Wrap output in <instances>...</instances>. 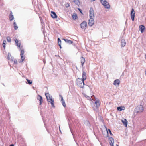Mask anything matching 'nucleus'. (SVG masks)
<instances>
[{
	"label": "nucleus",
	"mask_w": 146,
	"mask_h": 146,
	"mask_svg": "<svg viewBox=\"0 0 146 146\" xmlns=\"http://www.w3.org/2000/svg\"><path fill=\"white\" fill-rule=\"evenodd\" d=\"M45 95L47 101H48L50 100L51 99H52V98H50V94L48 93H45Z\"/></svg>",
	"instance_id": "obj_15"
},
{
	"label": "nucleus",
	"mask_w": 146,
	"mask_h": 146,
	"mask_svg": "<svg viewBox=\"0 0 146 146\" xmlns=\"http://www.w3.org/2000/svg\"><path fill=\"white\" fill-rule=\"evenodd\" d=\"M10 59V60H11V62H13V61L14 60V57H11V59Z\"/></svg>",
	"instance_id": "obj_35"
},
{
	"label": "nucleus",
	"mask_w": 146,
	"mask_h": 146,
	"mask_svg": "<svg viewBox=\"0 0 146 146\" xmlns=\"http://www.w3.org/2000/svg\"><path fill=\"white\" fill-rule=\"evenodd\" d=\"M70 131H71V128H70Z\"/></svg>",
	"instance_id": "obj_52"
},
{
	"label": "nucleus",
	"mask_w": 146,
	"mask_h": 146,
	"mask_svg": "<svg viewBox=\"0 0 146 146\" xmlns=\"http://www.w3.org/2000/svg\"><path fill=\"white\" fill-rule=\"evenodd\" d=\"M14 145L13 144H12L11 145H10L9 146H14Z\"/></svg>",
	"instance_id": "obj_41"
},
{
	"label": "nucleus",
	"mask_w": 146,
	"mask_h": 146,
	"mask_svg": "<svg viewBox=\"0 0 146 146\" xmlns=\"http://www.w3.org/2000/svg\"><path fill=\"white\" fill-rule=\"evenodd\" d=\"M59 96L61 98V101L64 100L63 99V97L60 94Z\"/></svg>",
	"instance_id": "obj_36"
},
{
	"label": "nucleus",
	"mask_w": 146,
	"mask_h": 146,
	"mask_svg": "<svg viewBox=\"0 0 146 146\" xmlns=\"http://www.w3.org/2000/svg\"><path fill=\"white\" fill-rule=\"evenodd\" d=\"M120 84V81L119 79L115 80L113 84L115 86L119 85Z\"/></svg>",
	"instance_id": "obj_17"
},
{
	"label": "nucleus",
	"mask_w": 146,
	"mask_h": 146,
	"mask_svg": "<svg viewBox=\"0 0 146 146\" xmlns=\"http://www.w3.org/2000/svg\"><path fill=\"white\" fill-rule=\"evenodd\" d=\"M139 30L142 33L143 32L144 30L145 29V27L144 25H141L139 26Z\"/></svg>",
	"instance_id": "obj_13"
},
{
	"label": "nucleus",
	"mask_w": 146,
	"mask_h": 146,
	"mask_svg": "<svg viewBox=\"0 0 146 146\" xmlns=\"http://www.w3.org/2000/svg\"><path fill=\"white\" fill-rule=\"evenodd\" d=\"M16 45L17 46L20 47V43H18V42L16 44Z\"/></svg>",
	"instance_id": "obj_38"
},
{
	"label": "nucleus",
	"mask_w": 146,
	"mask_h": 146,
	"mask_svg": "<svg viewBox=\"0 0 146 146\" xmlns=\"http://www.w3.org/2000/svg\"><path fill=\"white\" fill-rule=\"evenodd\" d=\"M11 56V54L10 53H9L8 54L7 56V59L8 60H9L10 59V58Z\"/></svg>",
	"instance_id": "obj_32"
},
{
	"label": "nucleus",
	"mask_w": 146,
	"mask_h": 146,
	"mask_svg": "<svg viewBox=\"0 0 146 146\" xmlns=\"http://www.w3.org/2000/svg\"><path fill=\"white\" fill-rule=\"evenodd\" d=\"M70 131H71V128H70Z\"/></svg>",
	"instance_id": "obj_51"
},
{
	"label": "nucleus",
	"mask_w": 146,
	"mask_h": 146,
	"mask_svg": "<svg viewBox=\"0 0 146 146\" xmlns=\"http://www.w3.org/2000/svg\"><path fill=\"white\" fill-rule=\"evenodd\" d=\"M61 102H62V104L63 106L64 107H65L66 106V104H65V102L64 100H63Z\"/></svg>",
	"instance_id": "obj_29"
},
{
	"label": "nucleus",
	"mask_w": 146,
	"mask_h": 146,
	"mask_svg": "<svg viewBox=\"0 0 146 146\" xmlns=\"http://www.w3.org/2000/svg\"><path fill=\"white\" fill-rule=\"evenodd\" d=\"M116 146H119V145H116Z\"/></svg>",
	"instance_id": "obj_48"
},
{
	"label": "nucleus",
	"mask_w": 146,
	"mask_h": 146,
	"mask_svg": "<svg viewBox=\"0 0 146 146\" xmlns=\"http://www.w3.org/2000/svg\"><path fill=\"white\" fill-rule=\"evenodd\" d=\"M70 131H71V128H70Z\"/></svg>",
	"instance_id": "obj_50"
},
{
	"label": "nucleus",
	"mask_w": 146,
	"mask_h": 146,
	"mask_svg": "<svg viewBox=\"0 0 146 146\" xmlns=\"http://www.w3.org/2000/svg\"><path fill=\"white\" fill-rule=\"evenodd\" d=\"M122 121L123 125L126 127H127V121L125 119H124L123 120H122Z\"/></svg>",
	"instance_id": "obj_18"
},
{
	"label": "nucleus",
	"mask_w": 146,
	"mask_h": 146,
	"mask_svg": "<svg viewBox=\"0 0 146 146\" xmlns=\"http://www.w3.org/2000/svg\"><path fill=\"white\" fill-rule=\"evenodd\" d=\"M80 27L82 29H85L86 27V23L84 21L80 25Z\"/></svg>",
	"instance_id": "obj_7"
},
{
	"label": "nucleus",
	"mask_w": 146,
	"mask_h": 146,
	"mask_svg": "<svg viewBox=\"0 0 146 146\" xmlns=\"http://www.w3.org/2000/svg\"><path fill=\"white\" fill-rule=\"evenodd\" d=\"M59 46H60V48H62V47L61 46V44H60L59 45H58Z\"/></svg>",
	"instance_id": "obj_42"
},
{
	"label": "nucleus",
	"mask_w": 146,
	"mask_h": 146,
	"mask_svg": "<svg viewBox=\"0 0 146 146\" xmlns=\"http://www.w3.org/2000/svg\"><path fill=\"white\" fill-rule=\"evenodd\" d=\"M9 18L10 21H12L14 19L13 15V13L11 11H10V13L9 16Z\"/></svg>",
	"instance_id": "obj_9"
},
{
	"label": "nucleus",
	"mask_w": 146,
	"mask_h": 146,
	"mask_svg": "<svg viewBox=\"0 0 146 146\" xmlns=\"http://www.w3.org/2000/svg\"><path fill=\"white\" fill-rule=\"evenodd\" d=\"M121 46L122 47H124L125 46V45L126 44L125 40L123 39H122L121 40Z\"/></svg>",
	"instance_id": "obj_20"
},
{
	"label": "nucleus",
	"mask_w": 146,
	"mask_h": 146,
	"mask_svg": "<svg viewBox=\"0 0 146 146\" xmlns=\"http://www.w3.org/2000/svg\"><path fill=\"white\" fill-rule=\"evenodd\" d=\"M89 16L90 18H94V14L93 9L91 7L89 11Z\"/></svg>",
	"instance_id": "obj_4"
},
{
	"label": "nucleus",
	"mask_w": 146,
	"mask_h": 146,
	"mask_svg": "<svg viewBox=\"0 0 146 146\" xmlns=\"http://www.w3.org/2000/svg\"><path fill=\"white\" fill-rule=\"evenodd\" d=\"M71 133H72V134L73 135V133H72V131H71Z\"/></svg>",
	"instance_id": "obj_47"
},
{
	"label": "nucleus",
	"mask_w": 146,
	"mask_h": 146,
	"mask_svg": "<svg viewBox=\"0 0 146 146\" xmlns=\"http://www.w3.org/2000/svg\"><path fill=\"white\" fill-rule=\"evenodd\" d=\"M125 109V108L124 106H119L117 108V110L119 111H121Z\"/></svg>",
	"instance_id": "obj_12"
},
{
	"label": "nucleus",
	"mask_w": 146,
	"mask_h": 146,
	"mask_svg": "<svg viewBox=\"0 0 146 146\" xmlns=\"http://www.w3.org/2000/svg\"><path fill=\"white\" fill-rule=\"evenodd\" d=\"M114 139L112 137L110 138V144L111 146H113Z\"/></svg>",
	"instance_id": "obj_16"
},
{
	"label": "nucleus",
	"mask_w": 146,
	"mask_h": 146,
	"mask_svg": "<svg viewBox=\"0 0 146 146\" xmlns=\"http://www.w3.org/2000/svg\"><path fill=\"white\" fill-rule=\"evenodd\" d=\"M70 131H71V128H70Z\"/></svg>",
	"instance_id": "obj_49"
},
{
	"label": "nucleus",
	"mask_w": 146,
	"mask_h": 146,
	"mask_svg": "<svg viewBox=\"0 0 146 146\" xmlns=\"http://www.w3.org/2000/svg\"><path fill=\"white\" fill-rule=\"evenodd\" d=\"M51 16L53 18H56L57 17V16L55 13L53 11H51Z\"/></svg>",
	"instance_id": "obj_14"
},
{
	"label": "nucleus",
	"mask_w": 146,
	"mask_h": 146,
	"mask_svg": "<svg viewBox=\"0 0 146 146\" xmlns=\"http://www.w3.org/2000/svg\"><path fill=\"white\" fill-rule=\"evenodd\" d=\"M65 6L66 7L68 8L69 7L70 4L68 3H66L65 4Z\"/></svg>",
	"instance_id": "obj_33"
},
{
	"label": "nucleus",
	"mask_w": 146,
	"mask_h": 146,
	"mask_svg": "<svg viewBox=\"0 0 146 146\" xmlns=\"http://www.w3.org/2000/svg\"><path fill=\"white\" fill-rule=\"evenodd\" d=\"M130 15L132 20L133 21H134V17L135 16V12L134 9L133 8H132L131 9Z\"/></svg>",
	"instance_id": "obj_5"
},
{
	"label": "nucleus",
	"mask_w": 146,
	"mask_h": 146,
	"mask_svg": "<svg viewBox=\"0 0 146 146\" xmlns=\"http://www.w3.org/2000/svg\"><path fill=\"white\" fill-rule=\"evenodd\" d=\"M51 104L52 105V107L54 108L55 107V106L54 104V100L53 99H51Z\"/></svg>",
	"instance_id": "obj_22"
},
{
	"label": "nucleus",
	"mask_w": 146,
	"mask_h": 146,
	"mask_svg": "<svg viewBox=\"0 0 146 146\" xmlns=\"http://www.w3.org/2000/svg\"><path fill=\"white\" fill-rule=\"evenodd\" d=\"M43 62H44V63L45 64V63H46V61L44 60L43 61Z\"/></svg>",
	"instance_id": "obj_43"
},
{
	"label": "nucleus",
	"mask_w": 146,
	"mask_h": 146,
	"mask_svg": "<svg viewBox=\"0 0 146 146\" xmlns=\"http://www.w3.org/2000/svg\"><path fill=\"white\" fill-rule=\"evenodd\" d=\"M24 50H22L21 51V54L20 56L21 57V61H20L19 62H22L25 59V58L23 56L24 54Z\"/></svg>",
	"instance_id": "obj_6"
},
{
	"label": "nucleus",
	"mask_w": 146,
	"mask_h": 146,
	"mask_svg": "<svg viewBox=\"0 0 146 146\" xmlns=\"http://www.w3.org/2000/svg\"><path fill=\"white\" fill-rule=\"evenodd\" d=\"M58 45H59L60 44H61V41L60 39L59 38H58Z\"/></svg>",
	"instance_id": "obj_30"
},
{
	"label": "nucleus",
	"mask_w": 146,
	"mask_h": 146,
	"mask_svg": "<svg viewBox=\"0 0 146 146\" xmlns=\"http://www.w3.org/2000/svg\"><path fill=\"white\" fill-rule=\"evenodd\" d=\"M59 129L60 131V126L59 127Z\"/></svg>",
	"instance_id": "obj_46"
},
{
	"label": "nucleus",
	"mask_w": 146,
	"mask_h": 146,
	"mask_svg": "<svg viewBox=\"0 0 146 146\" xmlns=\"http://www.w3.org/2000/svg\"><path fill=\"white\" fill-rule=\"evenodd\" d=\"M7 41L8 42H10L11 41V39L10 38L9 36L7 37Z\"/></svg>",
	"instance_id": "obj_31"
},
{
	"label": "nucleus",
	"mask_w": 146,
	"mask_h": 146,
	"mask_svg": "<svg viewBox=\"0 0 146 146\" xmlns=\"http://www.w3.org/2000/svg\"><path fill=\"white\" fill-rule=\"evenodd\" d=\"M6 44V41L5 40H4L3 42V46L4 48H5V45Z\"/></svg>",
	"instance_id": "obj_25"
},
{
	"label": "nucleus",
	"mask_w": 146,
	"mask_h": 146,
	"mask_svg": "<svg viewBox=\"0 0 146 146\" xmlns=\"http://www.w3.org/2000/svg\"><path fill=\"white\" fill-rule=\"evenodd\" d=\"M51 99L50 100H51ZM48 101L49 102H50V103H51V100H49V101Z\"/></svg>",
	"instance_id": "obj_44"
},
{
	"label": "nucleus",
	"mask_w": 146,
	"mask_h": 146,
	"mask_svg": "<svg viewBox=\"0 0 146 146\" xmlns=\"http://www.w3.org/2000/svg\"><path fill=\"white\" fill-rule=\"evenodd\" d=\"M101 3L106 8L109 9L110 8L109 3L106 0H100Z\"/></svg>",
	"instance_id": "obj_2"
},
{
	"label": "nucleus",
	"mask_w": 146,
	"mask_h": 146,
	"mask_svg": "<svg viewBox=\"0 0 146 146\" xmlns=\"http://www.w3.org/2000/svg\"><path fill=\"white\" fill-rule=\"evenodd\" d=\"M84 96L85 97H86L88 100H91V99L90 97L86 95V94L84 95Z\"/></svg>",
	"instance_id": "obj_28"
},
{
	"label": "nucleus",
	"mask_w": 146,
	"mask_h": 146,
	"mask_svg": "<svg viewBox=\"0 0 146 146\" xmlns=\"http://www.w3.org/2000/svg\"><path fill=\"white\" fill-rule=\"evenodd\" d=\"M13 25L14 26V29L15 30H17L18 28V27L16 25V24L15 22H14L13 23Z\"/></svg>",
	"instance_id": "obj_24"
},
{
	"label": "nucleus",
	"mask_w": 146,
	"mask_h": 146,
	"mask_svg": "<svg viewBox=\"0 0 146 146\" xmlns=\"http://www.w3.org/2000/svg\"><path fill=\"white\" fill-rule=\"evenodd\" d=\"M86 78V76L85 72L83 70L82 78H78L76 81V83L77 85L81 88H83L84 85V81Z\"/></svg>",
	"instance_id": "obj_1"
},
{
	"label": "nucleus",
	"mask_w": 146,
	"mask_h": 146,
	"mask_svg": "<svg viewBox=\"0 0 146 146\" xmlns=\"http://www.w3.org/2000/svg\"><path fill=\"white\" fill-rule=\"evenodd\" d=\"M26 80L27 82V83H26L27 84H32V81L30 80L27 79H26Z\"/></svg>",
	"instance_id": "obj_23"
},
{
	"label": "nucleus",
	"mask_w": 146,
	"mask_h": 146,
	"mask_svg": "<svg viewBox=\"0 0 146 146\" xmlns=\"http://www.w3.org/2000/svg\"><path fill=\"white\" fill-rule=\"evenodd\" d=\"M94 21L93 18H90L89 20L88 25L90 26H92L94 24Z\"/></svg>",
	"instance_id": "obj_8"
},
{
	"label": "nucleus",
	"mask_w": 146,
	"mask_h": 146,
	"mask_svg": "<svg viewBox=\"0 0 146 146\" xmlns=\"http://www.w3.org/2000/svg\"><path fill=\"white\" fill-rule=\"evenodd\" d=\"M108 131L110 133V135L111 136L113 134L111 132V130H110V129H108Z\"/></svg>",
	"instance_id": "obj_37"
},
{
	"label": "nucleus",
	"mask_w": 146,
	"mask_h": 146,
	"mask_svg": "<svg viewBox=\"0 0 146 146\" xmlns=\"http://www.w3.org/2000/svg\"><path fill=\"white\" fill-rule=\"evenodd\" d=\"M13 62H14V64H17V60L15 59L14 60Z\"/></svg>",
	"instance_id": "obj_34"
},
{
	"label": "nucleus",
	"mask_w": 146,
	"mask_h": 146,
	"mask_svg": "<svg viewBox=\"0 0 146 146\" xmlns=\"http://www.w3.org/2000/svg\"><path fill=\"white\" fill-rule=\"evenodd\" d=\"M85 58H83V57H81V63L82 64V67L83 66V64L85 62Z\"/></svg>",
	"instance_id": "obj_21"
},
{
	"label": "nucleus",
	"mask_w": 146,
	"mask_h": 146,
	"mask_svg": "<svg viewBox=\"0 0 146 146\" xmlns=\"http://www.w3.org/2000/svg\"><path fill=\"white\" fill-rule=\"evenodd\" d=\"M63 40L65 41L66 43H68L69 44H71L73 43V42L70 40L64 39H63Z\"/></svg>",
	"instance_id": "obj_19"
},
{
	"label": "nucleus",
	"mask_w": 146,
	"mask_h": 146,
	"mask_svg": "<svg viewBox=\"0 0 146 146\" xmlns=\"http://www.w3.org/2000/svg\"><path fill=\"white\" fill-rule=\"evenodd\" d=\"M76 144H77V145H78V143H77L76 141Z\"/></svg>",
	"instance_id": "obj_45"
},
{
	"label": "nucleus",
	"mask_w": 146,
	"mask_h": 146,
	"mask_svg": "<svg viewBox=\"0 0 146 146\" xmlns=\"http://www.w3.org/2000/svg\"><path fill=\"white\" fill-rule=\"evenodd\" d=\"M14 40L15 43L16 44L18 42V40L17 39H15Z\"/></svg>",
	"instance_id": "obj_39"
},
{
	"label": "nucleus",
	"mask_w": 146,
	"mask_h": 146,
	"mask_svg": "<svg viewBox=\"0 0 146 146\" xmlns=\"http://www.w3.org/2000/svg\"><path fill=\"white\" fill-rule=\"evenodd\" d=\"M107 133L108 134V131H107Z\"/></svg>",
	"instance_id": "obj_53"
},
{
	"label": "nucleus",
	"mask_w": 146,
	"mask_h": 146,
	"mask_svg": "<svg viewBox=\"0 0 146 146\" xmlns=\"http://www.w3.org/2000/svg\"><path fill=\"white\" fill-rule=\"evenodd\" d=\"M74 2L78 5L80 4V2L78 0H75L74 1Z\"/></svg>",
	"instance_id": "obj_27"
},
{
	"label": "nucleus",
	"mask_w": 146,
	"mask_h": 146,
	"mask_svg": "<svg viewBox=\"0 0 146 146\" xmlns=\"http://www.w3.org/2000/svg\"><path fill=\"white\" fill-rule=\"evenodd\" d=\"M143 110V106L142 105H138L136 107L135 111L137 113H141Z\"/></svg>",
	"instance_id": "obj_3"
},
{
	"label": "nucleus",
	"mask_w": 146,
	"mask_h": 146,
	"mask_svg": "<svg viewBox=\"0 0 146 146\" xmlns=\"http://www.w3.org/2000/svg\"><path fill=\"white\" fill-rule=\"evenodd\" d=\"M94 106L96 107L97 108L100 106V104L99 103V100H98L96 101L94 104Z\"/></svg>",
	"instance_id": "obj_11"
},
{
	"label": "nucleus",
	"mask_w": 146,
	"mask_h": 146,
	"mask_svg": "<svg viewBox=\"0 0 146 146\" xmlns=\"http://www.w3.org/2000/svg\"><path fill=\"white\" fill-rule=\"evenodd\" d=\"M78 9L79 10V11H80V12L82 13V10H81V9H80V8H78Z\"/></svg>",
	"instance_id": "obj_40"
},
{
	"label": "nucleus",
	"mask_w": 146,
	"mask_h": 146,
	"mask_svg": "<svg viewBox=\"0 0 146 146\" xmlns=\"http://www.w3.org/2000/svg\"><path fill=\"white\" fill-rule=\"evenodd\" d=\"M72 18L73 19L75 20L76 19V17H77V15L76 13H74L73 15H72Z\"/></svg>",
	"instance_id": "obj_26"
},
{
	"label": "nucleus",
	"mask_w": 146,
	"mask_h": 146,
	"mask_svg": "<svg viewBox=\"0 0 146 146\" xmlns=\"http://www.w3.org/2000/svg\"><path fill=\"white\" fill-rule=\"evenodd\" d=\"M37 100H39L40 102V104L41 105L43 102L42 97L40 95H38L37 98Z\"/></svg>",
	"instance_id": "obj_10"
}]
</instances>
